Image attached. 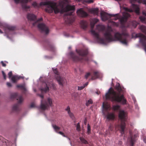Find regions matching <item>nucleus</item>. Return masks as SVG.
I'll return each instance as SVG.
<instances>
[{
  "instance_id": "1",
  "label": "nucleus",
  "mask_w": 146,
  "mask_h": 146,
  "mask_svg": "<svg viewBox=\"0 0 146 146\" xmlns=\"http://www.w3.org/2000/svg\"><path fill=\"white\" fill-rule=\"evenodd\" d=\"M68 0H64L59 2L58 5L56 3L53 1L42 2L40 3V6L45 5L46 8L45 9L46 12L50 13H52L54 11L55 14L59 12L62 13L66 12L65 15L70 16L72 13L68 12L70 11H74L75 9L74 5H67L65 7L66 2H68Z\"/></svg>"
},
{
  "instance_id": "2",
  "label": "nucleus",
  "mask_w": 146,
  "mask_h": 146,
  "mask_svg": "<svg viewBox=\"0 0 146 146\" xmlns=\"http://www.w3.org/2000/svg\"><path fill=\"white\" fill-rule=\"evenodd\" d=\"M96 29L99 31H104V35L106 39L108 42L118 41L125 45L127 44V38L129 36L128 34L125 32L121 33L117 32L114 34L113 37L111 34L113 31L112 28L110 27L106 29L104 26L98 25L96 26Z\"/></svg>"
},
{
  "instance_id": "3",
  "label": "nucleus",
  "mask_w": 146,
  "mask_h": 146,
  "mask_svg": "<svg viewBox=\"0 0 146 146\" xmlns=\"http://www.w3.org/2000/svg\"><path fill=\"white\" fill-rule=\"evenodd\" d=\"M115 88L117 92L115 91L111 88H110L105 95L106 99L112 102H116L121 103L123 104H126V100L123 94L121 93L123 90L119 83L117 84Z\"/></svg>"
},
{
  "instance_id": "4",
  "label": "nucleus",
  "mask_w": 146,
  "mask_h": 146,
  "mask_svg": "<svg viewBox=\"0 0 146 146\" xmlns=\"http://www.w3.org/2000/svg\"><path fill=\"white\" fill-rule=\"evenodd\" d=\"M76 52L80 56L79 57L77 56L74 53L71 52L69 53L70 56L72 60L74 61H82L84 60L88 62L89 59L88 57L86 56L88 54V51L87 49H83L81 50H76Z\"/></svg>"
},
{
  "instance_id": "5",
  "label": "nucleus",
  "mask_w": 146,
  "mask_h": 146,
  "mask_svg": "<svg viewBox=\"0 0 146 146\" xmlns=\"http://www.w3.org/2000/svg\"><path fill=\"white\" fill-rule=\"evenodd\" d=\"M127 114L123 110H120L119 111L118 117L121 121L120 125H118L116 126V129L119 130L122 135L124 133V130L126 125L125 121L126 120Z\"/></svg>"
},
{
  "instance_id": "6",
  "label": "nucleus",
  "mask_w": 146,
  "mask_h": 146,
  "mask_svg": "<svg viewBox=\"0 0 146 146\" xmlns=\"http://www.w3.org/2000/svg\"><path fill=\"white\" fill-rule=\"evenodd\" d=\"M98 21L99 20L96 18H94L92 20L90 23L91 28L90 32L96 38L99 42L101 43L104 44L105 42L103 38H100L98 33H96L93 30L95 25Z\"/></svg>"
},
{
  "instance_id": "7",
  "label": "nucleus",
  "mask_w": 146,
  "mask_h": 146,
  "mask_svg": "<svg viewBox=\"0 0 146 146\" xmlns=\"http://www.w3.org/2000/svg\"><path fill=\"white\" fill-rule=\"evenodd\" d=\"M130 2L132 3V9L124 7V9L126 11L129 12H132L133 11L137 14L139 15L140 13L139 8L138 5L134 4L133 3L138 2V3H141L142 0H130Z\"/></svg>"
},
{
  "instance_id": "8",
  "label": "nucleus",
  "mask_w": 146,
  "mask_h": 146,
  "mask_svg": "<svg viewBox=\"0 0 146 146\" xmlns=\"http://www.w3.org/2000/svg\"><path fill=\"white\" fill-rule=\"evenodd\" d=\"M103 107L104 110L108 112L106 114V116L108 121L113 120L115 117V114L113 113L108 112L111 109L110 106L107 103L104 104V103L103 104Z\"/></svg>"
},
{
  "instance_id": "9",
  "label": "nucleus",
  "mask_w": 146,
  "mask_h": 146,
  "mask_svg": "<svg viewBox=\"0 0 146 146\" xmlns=\"http://www.w3.org/2000/svg\"><path fill=\"white\" fill-rule=\"evenodd\" d=\"M52 99L50 98H47L46 100L43 101L41 100L40 108L42 110L48 109L49 106H52Z\"/></svg>"
},
{
  "instance_id": "10",
  "label": "nucleus",
  "mask_w": 146,
  "mask_h": 146,
  "mask_svg": "<svg viewBox=\"0 0 146 146\" xmlns=\"http://www.w3.org/2000/svg\"><path fill=\"white\" fill-rule=\"evenodd\" d=\"M24 99L22 96H19L17 98L18 101L17 103L15 104L13 106L12 110L13 111L17 112L19 111V106L23 102Z\"/></svg>"
},
{
  "instance_id": "11",
  "label": "nucleus",
  "mask_w": 146,
  "mask_h": 146,
  "mask_svg": "<svg viewBox=\"0 0 146 146\" xmlns=\"http://www.w3.org/2000/svg\"><path fill=\"white\" fill-rule=\"evenodd\" d=\"M53 70L54 73L56 75V78L59 85L63 86L66 81V79L64 78L60 77L58 75V72L56 68L53 69Z\"/></svg>"
},
{
  "instance_id": "12",
  "label": "nucleus",
  "mask_w": 146,
  "mask_h": 146,
  "mask_svg": "<svg viewBox=\"0 0 146 146\" xmlns=\"http://www.w3.org/2000/svg\"><path fill=\"white\" fill-rule=\"evenodd\" d=\"M117 14H110L105 12H101L100 13L101 18L103 21H106Z\"/></svg>"
},
{
  "instance_id": "13",
  "label": "nucleus",
  "mask_w": 146,
  "mask_h": 146,
  "mask_svg": "<svg viewBox=\"0 0 146 146\" xmlns=\"http://www.w3.org/2000/svg\"><path fill=\"white\" fill-rule=\"evenodd\" d=\"M38 27L41 31V32H44L46 34L48 33L49 29L44 24L40 23L38 24Z\"/></svg>"
},
{
  "instance_id": "14",
  "label": "nucleus",
  "mask_w": 146,
  "mask_h": 146,
  "mask_svg": "<svg viewBox=\"0 0 146 146\" xmlns=\"http://www.w3.org/2000/svg\"><path fill=\"white\" fill-rule=\"evenodd\" d=\"M137 137V135L136 134H135L134 135H130L129 137H128L127 141L129 144L130 146H133L136 140Z\"/></svg>"
},
{
  "instance_id": "15",
  "label": "nucleus",
  "mask_w": 146,
  "mask_h": 146,
  "mask_svg": "<svg viewBox=\"0 0 146 146\" xmlns=\"http://www.w3.org/2000/svg\"><path fill=\"white\" fill-rule=\"evenodd\" d=\"M130 16V15L127 13L124 12L123 14V17L119 19L121 24H124L127 21L128 18Z\"/></svg>"
},
{
  "instance_id": "16",
  "label": "nucleus",
  "mask_w": 146,
  "mask_h": 146,
  "mask_svg": "<svg viewBox=\"0 0 146 146\" xmlns=\"http://www.w3.org/2000/svg\"><path fill=\"white\" fill-rule=\"evenodd\" d=\"M0 27L3 29L5 32L7 30L13 31L15 30L16 28L15 27L10 26L7 25L2 24L1 23H0Z\"/></svg>"
},
{
  "instance_id": "17",
  "label": "nucleus",
  "mask_w": 146,
  "mask_h": 146,
  "mask_svg": "<svg viewBox=\"0 0 146 146\" xmlns=\"http://www.w3.org/2000/svg\"><path fill=\"white\" fill-rule=\"evenodd\" d=\"M77 13L78 15L82 17L85 18L88 16V14L84 11L82 8H80L78 9Z\"/></svg>"
},
{
  "instance_id": "18",
  "label": "nucleus",
  "mask_w": 146,
  "mask_h": 146,
  "mask_svg": "<svg viewBox=\"0 0 146 146\" xmlns=\"http://www.w3.org/2000/svg\"><path fill=\"white\" fill-rule=\"evenodd\" d=\"M136 36L137 37L140 38V42L143 45L146 42V36L144 35L141 33L136 34Z\"/></svg>"
},
{
  "instance_id": "19",
  "label": "nucleus",
  "mask_w": 146,
  "mask_h": 146,
  "mask_svg": "<svg viewBox=\"0 0 146 146\" xmlns=\"http://www.w3.org/2000/svg\"><path fill=\"white\" fill-rule=\"evenodd\" d=\"M31 0H21V6L23 9L25 11L29 9L30 7L28 6L27 3L31 1Z\"/></svg>"
},
{
  "instance_id": "20",
  "label": "nucleus",
  "mask_w": 146,
  "mask_h": 146,
  "mask_svg": "<svg viewBox=\"0 0 146 146\" xmlns=\"http://www.w3.org/2000/svg\"><path fill=\"white\" fill-rule=\"evenodd\" d=\"M46 47L48 50L50 51H54L55 48L54 46L50 42H48L47 43Z\"/></svg>"
},
{
  "instance_id": "21",
  "label": "nucleus",
  "mask_w": 146,
  "mask_h": 146,
  "mask_svg": "<svg viewBox=\"0 0 146 146\" xmlns=\"http://www.w3.org/2000/svg\"><path fill=\"white\" fill-rule=\"evenodd\" d=\"M27 18L30 21H35L36 20V16L33 14L29 13L27 15Z\"/></svg>"
},
{
  "instance_id": "22",
  "label": "nucleus",
  "mask_w": 146,
  "mask_h": 146,
  "mask_svg": "<svg viewBox=\"0 0 146 146\" xmlns=\"http://www.w3.org/2000/svg\"><path fill=\"white\" fill-rule=\"evenodd\" d=\"M100 74L98 71H95L93 72V74L92 76L91 79L92 80H94L98 78L100 76Z\"/></svg>"
},
{
  "instance_id": "23",
  "label": "nucleus",
  "mask_w": 146,
  "mask_h": 146,
  "mask_svg": "<svg viewBox=\"0 0 146 146\" xmlns=\"http://www.w3.org/2000/svg\"><path fill=\"white\" fill-rule=\"evenodd\" d=\"M80 25L81 27L83 29H86L88 26V23L85 21L82 20L80 22Z\"/></svg>"
},
{
  "instance_id": "24",
  "label": "nucleus",
  "mask_w": 146,
  "mask_h": 146,
  "mask_svg": "<svg viewBox=\"0 0 146 146\" xmlns=\"http://www.w3.org/2000/svg\"><path fill=\"white\" fill-rule=\"evenodd\" d=\"M21 77H19L17 76H14L11 78V80L12 82L14 83H16L17 81L19 80Z\"/></svg>"
},
{
  "instance_id": "25",
  "label": "nucleus",
  "mask_w": 146,
  "mask_h": 146,
  "mask_svg": "<svg viewBox=\"0 0 146 146\" xmlns=\"http://www.w3.org/2000/svg\"><path fill=\"white\" fill-rule=\"evenodd\" d=\"M91 13L94 15H98L99 12V10L98 8H94L91 9L90 11Z\"/></svg>"
},
{
  "instance_id": "26",
  "label": "nucleus",
  "mask_w": 146,
  "mask_h": 146,
  "mask_svg": "<svg viewBox=\"0 0 146 146\" xmlns=\"http://www.w3.org/2000/svg\"><path fill=\"white\" fill-rule=\"evenodd\" d=\"M45 86L44 88H41V91L42 92H47L49 91V87L48 86L47 84H45Z\"/></svg>"
},
{
  "instance_id": "27",
  "label": "nucleus",
  "mask_w": 146,
  "mask_h": 146,
  "mask_svg": "<svg viewBox=\"0 0 146 146\" xmlns=\"http://www.w3.org/2000/svg\"><path fill=\"white\" fill-rule=\"evenodd\" d=\"M52 127L55 132L57 133L58 131V130H60V127H59L55 125H52Z\"/></svg>"
},
{
  "instance_id": "28",
  "label": "nucleus",
  "mask_w": 146,
  "mask_h": 146,
  "mask_svg": "<svg viewBox=\"0 0 146 146\" xmlns=\"http://www.w3.org/2000/svg\"><path fill=\"white\" fill-rule=\"evenodd\" d=\"M72 96L74 98L75 100H77L78 99V94L77 92H74L72 93Z\"/></svg>"
},
{
  "instance_id": "29",
  "label": "nucleus",
  "mask_w": 146,
  "mask_h": 146,
  "mask_svg": "<svg viewBox=\"0 0 146 146\" xmlns=\"http://www.w3.org/2000/svg\"><path fill=\"white\" fill-rule=\"evenodd\" d=\"M140 29L143 33H146V27L144 25H141L140 27Z\"/></svg>"
},
{
  "instance_id": "30",
  "label": "nucleus",
  "mask_w": 146,
  "mask_h": 146,
  "mask_svg": "<svg viewBox=\"0 0 146 146\" xmlns=\"http://www.w3.org/2000/svg\"><path fill=\"white\" fill-rule=\"evenodd\" d=\"M120 108V106L119 105H113V109L114 111H117Z\"/></svg>"
},
{
  "instance_id": "31",
  "label": "nucleus",
  "mask_w": 146,
  "mask_h": 146,
  "mask_svg": "<svg viewBox=\"0 0 146 146\" xmlns=\"http://www.w3.org/2000/svg\"><path fill=\"white\" fill-rule=\"evenodd\" d=\"M17 87L18 88H20L22 90L25 91L26 89L25 86L23 85H19L17 86Z\"/></svg>"
},
{
  "instance_id": "32",
  "label": "nucleus",
  "mask_w": 146,
  "mask_h": 146,
  "mask_svg": "<svg viewBox=\"0 0 146 146\" xmlns=\"http://www.w3.org/2000/svg\"><path fill=\"white\" fill-rule=\"evenodd\" d=\"M80 139L82 143L85 144L88 143V141L86 140L84 138L82 137H80Z\"/></svg>"
},
{
  "instance_id": "33",
  "label": "nucleus",
  "mask_w": 146,
  "mask_h": 146,
  "mask_svg": "<svg viewBox=\"0 0 146 146\" xmlns=\"http://www.w3.org/2000/svg\"><path fill=\"white\" fill-rule=\"evenodd\" d=\"M17 96V93H13L11 94V98L13 99L16 98Z\"/></svg>"
},
{
  "instance_id": "34",
  "label": "nucleus",
  "mask_w": 146,
  "mask_h": 146,
  "mask_svg": "<svg viewBox=\"0 0 146 146\" xmlns=\"http://www.w3.org/2000/svg\"><path fill=\"white\" fill-rule=\"evenodd\" d=\"M93 103V101L91 99H90L87 101H86V106H88L90 104H92Z\"/></svg>"
},
{
  "instance_id": "35",
  "label": "nucleus",
  "mask_w": 146,
  "mask_h": 146,
  "mask_svg": "<svg viewBox=\"0 0 146 146\" xmlns=\"http://www.w3.org/2000/svg\"><path fill=\"white\" fill-rule=\"evenodd\" d=\"M87 133L88 134H89L91 133V127L89 124H88Z\"/></svg>"
},
{
  "instance_id": "36",
  "label": "nucleus",
  "mask_w": 146,
  "mask_h": 146,
  "mask_svg": "<svg viewBox=\"0 0 146 146\" xmlns=\"http://www.w3.org/2000/svg\"><path fill=\"white\" fill-rule=\"evenodd\" d=\"M117 14V15H116L114 16H111V17H114L113 19L115 20H116L119 19L120 17L119 14Z\"/></svg>"
},
{
  "instance_id": "37",
  "label": "nucleus",
  "mask_w": 146,
  "mask_h": 146,
  "mask_svg": "<svg viewBox=\"0 0 146 146\" xmlns=\"http://www.w3.org/2000/svg\"><path fill=\"white\" fill-rule=\"evenodd\" d=\"M138 24V23L135 21H133L132 23V25L135 28Z\"/></svg>"
},
{
  "instance_id": "38",
  "label": "nucleus",
  "mask_w": 146,
  "mask_h": 146,
  "mask_svg": "<svg viewBox=\"0 0 146 146\" xmlns=\"http://www.w3.org/2000/svg\"><path fill=\"white\" fill-rule=\"evenodd\" d=\"M70 117L72 119H73L74 118V115L71 112V111L70 112H69L68 113Z\"/></svg>"
},
{
  "instance_id": "39",
  "label": "nucleus",
  "mask_w": 146,
  "mask_h": 146,
  "mask_svg": "<svg viewBox=\"0 0 146 146\" xmlns=\"http://www.w3.org/2000/svg\"><path fill=\"white\" fill-rule=\"evenodd\" d=\"M76 130L77 131H80V124L79 123H78L76 126Z\"/></svg>"
},
{
  "instance_id": "40",
  "label": "nucleus",
  "mask_w": 146,
  "mask_h": 146,
  "mask_svg": "<svg viewBox=\"0 0 146 146\" xmlns=\"http://www.w3.org/2000/svg\"><path fill=\"white\" fill-rule=\"evenodd\" d=\"M91 74L90 72L86 73L85 76V78L87 79L88 77L90 76Z\"/></svg>"
},
{
  "instance_id": "41",
  "label": "nucleus",
  "mask_w": 146,
  "mask_h": 146,
  "mask_svg": "<svg viewBox=\"0 0 146 146\" xmlns=\"http://www.w3.org/2000/svg\"><path fill=\"white\" fill-rule=\"evenodd\" d=\"M139 19L142 22L146 20V18L145 17L142 16L140 17H139Z\"/></svg>"
},
{
  "instance_id": "42",
  "label": "nucleus",
  "mask_w": 146,
  "mask_h": 146,
  "mask_svg": "<svg viewBox=\"0 0 146 146\" xmlns=\"http://www.w3.org/2000/svg\"><path fill=\"white\" fill-rule=\"evenodd\" d=\"M57 133L62 135L64 137H67V136H65V135H64V133L62 131H58Z\"/></svg>"
},
{
  "instance_id": "43",
  "label": "nucleus",
  "mask_w": 146,
  "mask_h": 146,
  "mask_svg": "<svg viewBox=\"0 0 146 146\" xmlns=\"http://www.w3.org/2000/svg\"><path fill=\"white\" fill-rule=\"evenodd\" d=\"M36 107L35 104L34 102H32L31 103L30 107L31 108H35Z\"/></svg>"
},
{
  "instance_id": "44",
  "label": "nucleus",
  "mask_w": 146,
  "mask_h": 146,
  "mask_svg": "<svg viewBox=\"0 0 146 146\" xmlns=\"http://www.w3.org/2000/svg\"><path fill=\"white\" fill-rule=\"evenodd\" d=\"M85 87V86H78V90H82Z\"/></svg>"
},
{
  "instance_id": "45",
  "label": "nucleus",
  "mask_w": 146,
  "mask_h": 146,
  "mask_svg": "<svg viewBox=\"0 0 146 146\" xmlns=\"http://www.w3.org/2000/svg\"><path fill=\"white\" fill-rule=\"evenodd\" d=\"M65 110L66 111H67L68 112V113L70 111V108L69 106H67Z\"/></svg>"
},
{
  "instance_id": "46",
  "label": "nucleus",
  "mask_w": 146,
  "mask_h": 146,
  "mask_svg": "<svg viewBox=\"0 0 146 146\" xmlns=\"http://www.w3.org/2000/svg\"><path fill=\"white\" fill-rule=\"evenodd\" d=\"M8 76H9V78H11V76H12V72L11 71H10V72L8 74Z\"/></svg>"
},
{
  "instance_id": "47",
  "label": "nucleus",
  "mask_w": 146,
  "mask_h": 146,
  "mask_svg": "<svg viewBox=\"0 0 146 146\" xmlns=\"http://www.w3.org/2000/svg\"><path fill=\"white\" fill-rule=\"evenodd\" d=\"M32 5L34 7H37L38 6L37 3L36 2H33L32 4Z\"/></svg>"
},
{
  "instance_id": "48",
  "label": "nucleus",
  "mask_w": 146,
  "mask_h": 146,
  "mask_svg": "<svg viewBox=\"0 0 146 146\" xmlns=\"http://www.w3.org/2000/svg\"><path fill=\"white\" fill-rule=\"evenodd\" d=\"M85 2L88 3H92L93 2V0H88L86 1Z\"/></svg>"
},
{
  "instance_id": "49",
  "label": "nucleus",
  "mask_w": 146,
  "mask_h": 146,
  "mask_svg": "<svg viewBox=\"0 0 146 146\" xmlns=\"http://www.w3.org/2000/svg\"><path fill=\"white\" fill-rule=\"evenodd\" d=\"M2 73L4 79L5 80L6 79V75L5 73L3 71H2Z\"/></svg>"
},
{
  "instance_id": "50",
  "label": "nucleus",
  "mask_w": 146,
  "mask_h": 146,
  "mask_svg": "<svg viewBox=\"0 0 146 146\" xmlns=\"http://www.w3.org/2000/svg\"><path fill=\"white\" fill-rule=\"evenodd\" d=\"M7 85L8 87H11L12 86L11 84L9 82H7Z\"/></svg>"
},
{
  "instance_id": "51",
  "label": "nucleus",
  "mask_w": 146,
  "mask_h": 146,
  "mask_svg": "<svg viewBox=\"0 0 146 146\" xmlns=\"http://www.w3.org/2000/svg\"><path fill=\"white\" fill-rule=\"evenodd\" d=\"M1 64L2 65V66L3 67H5L6 66V65L5 64L3 61H1Z\"/></svg>"
},
{
  "instance_id": "52",
  "label": "nucleus",
  "mask_w": 146,
  "mask_h": 146,
  "mask_svg": "<svg viewBox=\"0 0 146 146\" xmlns=\"http://www.w3.org/2000/svg\"><path fill=\"white\" fill-rule=\"evenodd\" d=\"M111 22L112 23H113V24L114 25H115V26H118V24L117 23H115V22H113L112 21H111Z\"/></svg>"
},
{
  "instance_id": "53",
  "label": "nucleus",
  "mask_w": 146,
  "mask_h": 146,
  "mask_svg": "<svg viewBox=\"0 0 146 146\" xmlns=\"http://www.w3.org/2000/svg\"><path fill=\"white\" fill-rule=\"evenodd\" d=\"M143 4L146 5V0H142V2Z\"/></svg>"
},
{
  "instance_id": "54",
  "label": "nucleus",
  "mask_w": 146,
  "mask_h": 146,
  "mask_svg": "<svg viewBox=\"0 0 146 146\" xmlns=\"http://www.w3.org/2000/svg\"><path fill=\"white\" fill-rule=\"evenodd\" d=\"M52 87L54 89H55L56 87L54 84L52 83L51 84Z\"/></svg>"
},
{
  "instance_id": "55",
  "label": "nucleus",
  "mask_w": 146,
  "mask_h": 146,
  "mask_svg": "<svg viewBox=\"0 0 146 146\" xmlns=\"http://www.w3.org/2000/svg\"><path fill=\"white\" fill-rule=\"evenodd\" d=\"M143 46L144 47L145 49V50L146 51V42L144 44H143Z\"/></svg>"
},
{
  "instance_id": "56",
  "label": "nucleus",
  "mask_w": 146,
  "mask_h": 146,
  "mask_svg": "<svg viewBox=\"0 0 146 146\" xmlns=\"http://www.w3.org/2000/svg\"><path fill=\"white\" fill-rule=\"evenodd\" d=\"M14 1L17 4L19 3L20 0H14Z\"/></svg>"
},
{
  "instance_id": "57",
  "label": "nucleus",
  "mask_w": 146,
  "mask_h": 146,
  "mask_svg": "<svg viewBox=\"0 0 146 146\" xmlns=\"http://www.w3.org/2000/svg\"><path fill=\"white\" fill-rule=\"evenodd\" d=\"M142 13L143 15L146 17V12L145 11H143Z\"/></svg>"
},
{
  "instance_id": "58",
  "label": "nucleus",
  "mask_w": 146,
  "mask_h": 146,
  "mask_svg": "<svg viewBox=\"0 0 146 146\" xmlns=\"http://www.w3.org/2000/svg\"><path fill=\"white\" fill-rule=\"evenodd\" d=\"M42 18H41L40 19H39L37 21V22H39L42 21Z\"/></svg>"
},
{
  "instance_id": "59",
  "label": "nucleus",
  "mask_w": 146,
  "mask_h": 146,
  "mask_svg": "<svg viewBox=\"0 0 146 146\" xmlns=\"http://www.w3.org/2000/svg\"><path fill=\"white\" fill-rule=\"evenodd\" d=\"M86 122H87V120L86 119V118L85 120L84 121V123L85 125H86Z\"/></svg>"
},
{
  "instance_id": "60",
  "label": "nucleus",
  "mask_w": 146,
  "mask_h": 146,
  "mask_svg": "<svg viewBox=\"0 0 146 146\" xmlns=\"http://www.w3.org/2000/svg\"><path fill=\"white\" fill-rule=\"evenodd\" d=\"M39 96L40 97H41L43 99L44 98V96L42 94H40L39 95Z\"/></svg>"
},
{
  "instance_id": "61",
  "label": "nucleus",
  "mask_w": 146,
  "mask_h": 146,
  "mask_svg": "<svg viewBox=\"0 0 146 146\" xmlns=\"http://www.w3.org/2000/svg\"><path fill=\"white\" fill-rule=\"evenodd\" d=\"M143 141L145 143H146V136L143 139Z\"/></svg>"
},
{
  "instance_id": "62",
  "label": "nucleus",
  "mask_w": 146,
  "mask_h": 146,
  "mask_svg": "<svg viewBox=\"0 0 146 146\" xmlns=\"http://www.w3.org/2000/svg\"><path fill=\"white\" fill-rule=\"evenodd\" d=\"M88 82H86V83H85V84H84L83 86H87L88 85Z\"/></svg>"
},
{
  "instance_id": "63",
  "label": "nucleus",
  "mask_w": 146,
  "mask_h": 146,
  "mask_svg": "<svg viewBox=\"0 0 146 146\" xmlns=\"http://www.w3.org/2000/svg\"><path fill=\"white\" fill-rule=\"evenodd\" d=\"M100 93V92H96L97 94L98 95H99V94Z\"/></svg>"
},
{
  "instance_id": "64",
  "label": "nucleus",
  "mask_w": 146,
  "mask_h": 146,
  "mask_svg": "<svg viewBox=\"0 0 146 146\" xmlns=\"http://www.w3.org/2000/svg\"><path fill=\"white\" fill-rule=\"evenodd\" d=\"M0 33H3V32L0 29Z\"/></svg>"
}]
</instances>
